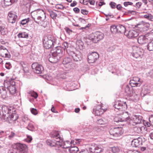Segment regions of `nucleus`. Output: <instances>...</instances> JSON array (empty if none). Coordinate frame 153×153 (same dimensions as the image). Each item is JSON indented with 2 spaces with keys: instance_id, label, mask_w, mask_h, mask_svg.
Wrapping results in <instances>:
<instances>
[{
  "instance_id": "nucleus-42",
  "label": "nucleus",
  "mask_w": 153,
  "mask_h": 153,
  "mask_svg": "<svg viewBox=\"0 0 153 153\" xmlns=\"http://www.w3.org/2000/svg\"><path fill=\"white\" fill-rule=\"evenodd\" d=\"M29 94L31 97H34L35 98H36L38 96L37 94L33 91L29 92Z\"/></svg>"
},
{
  "instance_id": "nucleus-33",
  "label": "nucleus",
  "mask_w": 153,
  "mask_h": 153,
  "mask_svg": "<svg viewBox=\"0 0 153 153\" xmlns=\"http://www.w3.org/2000/svg\"><path fill=\"white\" fill-rule=\"evenodd\" d=\"M17 0H4V3L7 6H10L17 2Z\"/></svg>"
},
{
  "instance_id": "nucleus-53",
  "label": "nucleus",
  "mask_w": 153,
  "mask_h": 153,
  "mask_svg": "<svg viewBox=\"0 0 153 153\" xmlns=\"http://www.w3.org/2000/svg\"><path fill=\"white\" fill-rule=\"evenodd\" d=\"M32 138L31 136L27 135V138L26 139V141L27 142H30L32 140Z\"/></svg>"
},
{
  "instance_id": "nucleus-60",
  "label": "nucleus",
  "mask_w": 153,
  "mask_h": 153,
  "mask_svg": "<svg viewBox=\"0 0 153 153\" xmlns=\"http://www.w3.org/2000/svg\"><path fill=\"white\" fill-rule=\"evenodd\" d=\"M133 3L132 2H125L124 3V5L126 7L128 5H133Z\"/></svg>"
},
{
  "instance_id": "nucleus-35",
  "label": "nucleus",
  "mask_w": 153,
  "mask_h": 153,
  "mask_svg": "<svg viewBox=\"0 0 153 153\" xmlns=\"http://www.w3.org/2000/svg\"><path fill=\"white\" fill-rule=\"evenodd\" d=\"M143 17L149 20L153 21V16L151 14L147 13L143 16Z\"/></svg>"
},
{
  "instance_id": "nucleus-10",
  "label": "nucleus",
  "mask_w": 153,
  "mask_h": 153,
  "mask_svg": "<svg viewBox=\"0 0 153 153\" xmlns=\"http://www.w3.org/2000/svg\"><path fill=\"white\" fill-rule=\"evenodd\" d=\"M114 107L116 109L123 111L127 108V105L126 102H117L114 105Z\"/></svg>"
},
{
  "instance_id": "nucleus-61",
  "label": "nucleus",
  "mask_w": 153,
  "mask_h": 153,
  "mask_svg": "<svg viewBox=\"0 0 153 153\" xmlns=\"http://www.w3.org/2000/svg\"><path fill=\"white\" fill-rule=\"evenodd\" d=\"M102 109H106L105 108H103V107L102 106H97V107L94 108L93 109L95 110H102Z\"/></svg>"
},
{
  "instance_id": "nucleus-4",
  "label": "nucleus",
  "mask_w": 153,
  "mask_h": 153,
  "mask_svg": "<svg viewBox=\"0 0 153 153\" xmlns=\"http://www.w3.org/2000/svg\"><path fill=\"white\" fill-rule=\"evenodd\" d=\"M153 39V33L146 34L145 35H141L138 37L137 39L138 43L143 45L146 43Z\"/></svg>"
},
{
  "instance_id": "nucleus-11",
  "label": "nucleus",
  "mask_w": 153,
  "mask_h": 153,
  "mask_svg": "<svg viewBox=\"0 0 153 153\" xmlns=\"http://www.w3.org/2000/svg\"><path fill=\"white\" fill-rule=\"evenodd\" d=\"M9 86L7 87V89L9 90L10 94L13 95L16 93V89L15 86V82L12 79L7 82Z\"/></svg>"
},
{
  "instance_id": "nucleus-52",
  "label": "nucleus",
  "mask_w": 153,
  "mask_h": 153,
  "mask_svg": "<svg viewBox=\"0 0 153 153\" xmlns=\"http://www.w3.org/2000/svg\"><path fill=\"white\" fill-rule=\"evenodd\" d=\"M150 25L148 23H145L144 25L143 28H145L146 30H148L149 27Z\"/></svg>"
},
{
  "instance_id": "nucleus-63",
  "label": "nucleus",
  "mask_w": 153,
  "mask_h": 153,
  "mask_svg": "<svg viewBox=\"0 0 153 153\" xmlns=\"http://www.w3.org/2000/svg\"><path fill=\"white\" fill-rule=\"evenodd\" d=\"M143 123L145 126H147L148 127H149L151 125V123L150 122L149 123L148 122L145 121L143 122Z\"/></svg>"
},
{
  "instance_id": "nucleus-31",
  "label": "nucleus",
  "mask_w": 153,
  "mask_h": 153,
  "mask_svg": "<svg viewBox=\"0 0 153 153\" xmlns=\"http://www.w3.org/2000/svg\"><path fill=\"white\" fill-rule=\"evenodd\" d=\"M50 135L51 137L55 138L56 139H57L59 138H60L59 134L58 131H54L51 132L50 134Z\"/></svg>"
},
{
  "instance_id": "nucleus-40",
  "label": "nucleus",
  "mask_w": 153,
  "mask_h": 153,
  "mask_svg": "<svg viewBox=\"0 0 153 153\" xmlns=\"http://www.w3.org/2000/svg\"><path fill=\"white\" fill-rule=\"evenodd\" d=\"M143 127L136 126L134 128V130L135 132L137 133H140L142 130Z\"/></svg>"
},
{
  "instance_id": "nucleus-8",
  "label": "nucleus",
  "mask_w": 153,
  "mask_h": 153,
  "mask_svg": "<svg viewBox=\"0 0 153 153\" xmlns=\"http://www.w3.org/2000/svg\"><path fill=\"white\" fill-rule=\"evenodd\" d=\"M109 132L111 135L116 137L122 135L123 131L122 128L118 127L111 128L109 130Z\"/></svg>"
},
{
  "instance_id": "nucleus-41",
  "label": "nucleus",
  "mask_w": 153,
  "mask_h": 153,
  "mask_svg": "<svg viewBox=\"0 0 153 153\" xmlns=\"http://www.w3.org/2000/svg\"><path fill=\"white\" fill-rule=\"evenodd\" d=\"M111 151L113 153H118L120 151V149L117 146H114L112 147Z\"/></svg>"
},
{
  "instance_id": "nucleus-28",
  "label": "nucleus",
  "mask_w": 153,
  "mask_h": 153,
  "mask_svg": "<svg viewBox=\"0 0 153 153\" xmlns=\"http://www.w3.org/2000/svg\"><path fill=\"white\" fill-rule=\"evenodd\" d=\"M60 59L58 57L54 56L52 54L49 59V61L52 63H56Z\"/></svg>"
},
{
  "instance_id": "nucleus-21",
  "label": "nucleus",
  "mask_w": 153,
  "mask_h": 153,
  "mask_svg": "<svg viewBox=\"0 0 153 153\" xmlns=\"http://www.w3.org/2000/svg\"><path fill=\"white\" fill-rule=\"evenodd\" d=\"M142 144V141L141 139L138 138L137 139H134L131 142V145L132 146L135 147H139Z\"/></svg>"
},
{
  "instance_id": "nucleus-47",
  "label": "nucleus",
  "mask_w": 153,
  "mask_h": 153,
  "mask_svg": "<svg viewBox=\"0 0 153 153\" xmlns=\"http://www.w3.org/2000/svg\"><path fill=\"white\" fill-rule=\"evenodd\" d=\"M89 128H91V130L94 131H97L99 129L98 126H95L94 125L91 126Z\"/></svg>"
},
{
  "instance_id": "nucleus-22",
  "label": "nucleus",
  "mask_w": 153,
  "mask_h": 153,
  "mask_svg": "<svg viewBox=\"0 0 153 153\" xmlns=\"http://www.w3.org/2000/svg\"><path fill=\"white\" fill-rule=\"evenodd\" d=\"M72 62V60L70 58L67 57L64 59L62 62L63 64L64 65L69 64L68 66H69V68L71 69V68L73 65Z\"/></svg>"
},
{
  "instance_id": "nucleus-37",
  "label": "nucleus",
  "mask_w": 153,
  "mask_h": 153,
  "mask_svg": "<svg viewBox=\"0 0 153 153\" xmlns=\"http://www.w3.org/2000/svg\"><path fill=\"white\" fill-rule=\"evenodd\" d=\"M22 120L24 122V124L25 125L28 124L30 122V119L27 117H23L22 118Z\"/></svg>"
},
{
  "instance_id": "nucleus-13",
  "label": "nucleus",
  "mask_w": 153,
  "mask_h": 153,
  "mask_svg": "<svg viewBox=\"0 0 153 153\" xmlns=\"http://www.w3.org/2000/svg\"><path fill=\"white\" fill-rule=\"evenodd\" d=\"M99 54L96 52H92L88 56V62L90 63L95 62L99 58Z\"/></svg>"
},
{
  "instance_id": "nucleus-43",
  "label": "nucleus",
  "mask_w": 153,
  "mask_h": 153,
  "mask_svg": "<svg viewBox=\"0 0 153 153\" xmlns=\"http://www.w3.org/2000/svg\"><path fill=\"white\" fill-rule=\"evenodd\" d=\"M64 145L63 146V147L65 148H68L69 147H71V145L70 144V142L68 141H67L65 143H64Z\"/></svg>"
},
{
  "instance_id": "nucleus-55",
  "label": "nucleus",
  "mask_w": 153,
  "mask_h": 153,
  "mask_svg": "<svg viewBox=\"0 0 153 153\" xmlns=\"http://www.w3.org/2000/svg\"><path fill=\"white\" fill-rule=\"evenodd\" d=\"M142 5V3L141 2H138L136 3L134 6L136 7L137 8H139Z\"/></svg>"
},
{
  "instance_id": "nucleus-6",
  "label": "nucleus",
  "mask_w": 153,
  "mask_h": 153,
  "mask_svg": "<svg viewBox=\"0 0 153 153\" xmlns=\"http://www.w3.org/2000/svg\"><path fill=\"white\" fill-rule=\"evenodd\" d=\"M103 34L100 32H97L90 35L89 39L95 43L102 39L104 37Z\"/></svg>"
},
{
  "instance_id": "nucleus-24",
  "label": "nucleus",
  "mask_w": 153,
  "mask_h": 153,
  "mask_svg": "<svg viewBox=\"0 0 153 153\" xmlns=\"http://www.w3.org/2000/svg\"><path fill=\"white\" fill-rule=\"evenodd\" d=\"M76 47L80 50H82L84 48V43L82 41L78 40L76 42Z\"/></svg>"
},
{
  "instance_id": "nucleus-17",
  "label": "nucleus",
  "mask_w": 153,
  "mask_h": 153,
  "mask_svg": "<svg viewBox=\"0 0 153 153\" xmlns=\"http://www.w3.org/2000/svg\"><path fill=\"white\" fill-rule=\"evenodd\" d=\"M8 19L9 22L13 24L16 22L17 18V16L15 13L12 12L9 13Z\"/></svg>"
},
{
  "instance_id": "nucleus-5",
  "label": "nucleus",
  "mask_w": 153,
  "mask_h": 153,
  "mask_svg": "<svg viewBox=\"0 0 153 153\" xmlns=\"http://www.w3.org/2000/svg\"><path fill=\"white\" fill-rule=\"evenodd\" d=\"M56 39L52 36H48L47 40L44 44V47L46 49L53 48L56 45Z\"/></svg>"
},
{
  "instance_id": "nucleus-36",
  "label": "nucleus",
  "mask_w": 153,
  "mask_h": 153,
  "mask_svg": "<svg viewBox=\"0 0 153 153\" xmlns=\"http://www.w3.org/2000/svg\"><path fill=\"white\" fill-rule=\"evenodd\" d=\"M111 31L113 33H116L117 32L118 33L117 26H116L115 25L111 26Z\"/></svg>"
},
{
  "instance_id": "nucleus-7",
  "label": "nucleus",
  "mask_w": 153,
  "mask_h": 153,
  "mask_svg": "<svg viewBox=\"0 0 153 153\" xmlns=\"http://www.w3.org/2000/svg\"><path fill=\"white\" fill-rule=\"evenodd\" d=\"M12 147L13 149L17 150V152H20V153H25L27 149L26 145L20 143H14L12 145Z\"/></svg>"
},
{
  "instance_id": "nucleus-44",
  "label": "nucleus",
  "mask_w": 153,
  "mask_h": 153,
  "mask_svg": "<svg viewBox=\"0 0 153 153\" xmlns=\"http://www.w3.org/2000/svg\"><path fill=\"white\" fill-rule=\"evenodd\" d=\"M28 125V126L27 127V128L31 131H33L34 129V127L33 124L30 122Z\"/></svg>"
},
{
  "instance_id": "nucleus-16",
  "label": "nucleus",
  "mask_w": 153,
  "mask_h": 153,
  "mask_svg": "<svg viewBox=\"0 0 153 153\" xmlns=\"http://www.w3.org/2000/svg\"><path fill=\"white\" fill-rule=\"evenodd\" d=\"M134 48L135 49L136 48V49L135 51H134L131 53L132 56L136 59L141 58V56L143 54V53L142 51V50L136 47H134Z\"/></svg>"
},
{
  "instance_id": "nucleus-50",
  "label": "nucleus",
  "mask_w": 153,
  "mask_h": 153,
  "mask_svg": "<svg viewBox=\"0 0 153 153\" xmlns=\"http://www.w3.org/2000/svg\"><path fill=\"white\" fill-rule=\"evenodd\" d=\"M18 36L19 38H26L28 37L27 34L22 33H19Z\"/></svg>"
},
{
  "instance_id": "nucleus-29",
  "label": "nucleus",
  "mask_w": 153,
  "mask_h": 153,
  "mask_svg": "<svg viewBox=\"0 0 153 153\" xmlns=\"http://www.w3.org/2000/svg\"><path fill=\"white\" fill-rule=\"evenodd\" d=\"M107 109L95 110L93 109V112L96 115L100 116Z\"/></svg>"
},
{
  "instance_id": "nucleus-32",
  "label": "nucleus",
  "mask_w": 153,
  "mask_h": 153,
  "mask_svg": "<svg viewBox=\"0 0 153 153\" xmlns=\"http://www.w3.org/2000/svg\"><path fill=\"white\" fill-rule=\"evenodd\" d=\"M108 122V120L104 118L98 120L97 121V123L100 125H104L107 123Z\"/></svg>"
},
{
  "instance_id": "nucleus-23",
  "label": "nucleus",
  "mask_w": 153,
  "mask_h": 153,
  "mask_svg": "<svg viewBox=\"0 0 153 153\" xmlns=\"http://www.w3.org/2000/svg\"><path fill=\"white\" fill-rule=\"evenodd\" d=\"M39 10L40 9H38L36 10H35L34 11H33L31 13V16L33 20H34V21L36 23L38 24H40V22H39L36 21L35 19V17H37L38 16L39 14Z\"/></svg>"
},
{
  "instance_id": "nucleus-39",
  "label": "nucleus",
  "mask_w": 153,
  "mask_h": 153,
  "mask_svg": "<svg viewBox=\"0 0 153 153\" xmlns=\"http://www.w3.org/2000/svg\"><path fill=\"white\" fill-rule=\"evenodd\" d=\"M48 11L50 13V15L51 18L53 19H56L57 16V14L51 10H48Z\"/></svg>"
},
{
  "instance_id": "nucleus-34",
  "label": "nucleus",
  "mask_w": 153,
  "mask_h": 153,
  "mask_svg": "<svg viewBox=\"0 0 153 153\" xmlns=\"http://www.w3.org/2000/svg\"><path fill=\"white\" fill-rule=\"evenodd\" d=\"M69 151L71 153H76L79 151V149L76 146H71Z\"/></svg>"
},
{
  "instance_id": "nucleus-9",
  "label": "nucleus",
  "mask_w": 153,
  "mask_h": 153,
  "mask_svg": "<svg viewBox=\"0 0 153 153\" xmlns=\"http://www.w3.org/2000/svg\"><path fill=\"white\" fill-rule=\"evenodd\" d=\"M143 80L137 77H133L130 81L129 83L131 87H139L142 84Z\"/></svg>"
},
{
  "instance_id": "nucleus-19",
  "label": "nucleus",
  "mask_w": 153,
  "mask_h": 153,
  "mask_svg": "<svg viewBox=\"0 0 153 153\" xmlns=\"http://www.w3.org/2000/svg\"><path fill=\"white\" fill-rule=\"evenodd\" d=\"M123 114L122 116H121V119L117 120H116V118H115L114 119L115 121H116V122H118L119 121H126L129 120V116L127 112H123Z\"/></svg>"
},
{
  "instance_id": "nucleus-56",
  "label": "nucleus",
  "mask_w": 153,
  "mask_h": 153,
  "mask_svg": "<svg viewBox=\"0 0 153 153\" xmlns=\"http://www.w3.org/2000/svg\"><path fill=\"white\" fill-rule=\"evenodd\" d=\"M55 145H57L59 146H62V142L60 141V140L59 141H56L55 142Z\"/></svg>"
},
{
  "instance_id": "nucleus-25",
  "label": "nucleus",
  "mask_w": 153,
  "mask_h": 153,
  "mask_svg": "<svg viewBox=\"0 0 153 153\" xmlns=\"http://www.w3.org/2000/svg\"><path fill=\"white\" fill-rule=\"evenodd\" d=\"M0 32L1 34L2 35H4L6 34L7 29L5 28V25L4 24H3L0 25Z\"/></svg>"
},
{
  "instance_id": "nucleus-51",
  "label": "nucleus",
  "mask_w": 153,
  "mask_h": 153,
  "mask_svg": "<svg viewBox=\"0 0 153 153\" xmlns=\"http://www.w3.org/2000/svg\"><path fill=\"white\" fill-rule=\"evenodd\" d=\"M57 7L59 9L63 10L65 8V7L60 4H57L56 5Z\"/></svg>"
},
{
  "instance_id": "nucleus-57",
  "label": "nucleus",
  "mask_w": 153,
  "mask_h": 153,
  "mask_svg": "<svg viewBox=\"0 0 153 153\" xmlns=\"http://www.w3.org/2000/svg\"><path fill=\"white\" fill-rule=\"evenodd\" d=\"M81 12L84 15H87L88 12V10L84 9H82L81 10Z\"/></svg>"
},
{
  "instance_id": "nucleus-27",
  "label": "nucleus",
  "mask_w": 153,
  "mask_h": 153,
  "mask_svg": "<svg viewBox=\"0 0 153 153\" xmlns=\"http://www.w3.org/2000/svg\"><path fill=\"white\" fill-rule=\"evenodd\" d=\"M39 14L38 16H39V18H41L40 21H43L45 19L46 17L45 13L40 9L39 10Z\"/></svg>"
},
{
  "instance_id": "nucleus-30",
  "label": "nucleus",
  "mask_w": 153,
  "mask_h": 153,
  "mask_svg": "<svg viewBox=\"0 0 153 153\" xmlns=\"http://www.w3.org/2000/svg\"><path fill=\"white\" fill-rule=\"evenodd\" d=\"M132 88L130 87L128 85H127L125 88V92L130 96L131 97L132 96Z\"/></svg>"
},
{
  "instance_id": "nucleus-26",
  "label": "nucleus",
  "mask_w": 153,
  "mask_h": 153,
  "mask_svg": "<svg viewBox=\"0 0 153 153\" xmlns=\"http://www.w3.org/2000/svg\"><path fill=\"white\" fill-rule=\"evenodd\" d=\"M117 29L118 33H123L126 32V28L124 26L121 25H119L117 26Z\"/></svg>"
},
{
  "instance_id": "nucleus-18",
  "label": "nucleus",
  "mask_w": 153,
  "mask_h": 153,
  "mask_svg": "<svg viewBox=\"0 0 153 153\" xmlns=\"http://www.w3.org/2000/svg\"><path fill=\"white\" fill-rule=\"evenodd\" d=\"M142 117L140 116L135 115L133 116L132 122V125L140 124L141 123Z\"/></svg>"
},
{
  "instance_id": "nucleus-54",
  "label": "nucleus",
  "mask_w": 153,
  "mask_h": 153,
  "mask_svg": "<svg viewBox=\"0 0 153 153\" xmlns=\"http://www.w3.org/2000/svg\"><path fill=\"white\" fill-rule=\"evenodd\" d=\"M5 67L7 69H10L12 67L11 64L10 62H7L5 65Z\"/></svg>"
},
{
  "instance_id": "nucleus-48",
  "label": "nucleus",
  "mask_w": 153,
  "mask_h": 153,
  "mask_svg": "<svg viewBox=\"0 0 153 153\" xmlns=\"http://www.w3.org/2000/svg\"><path fill=\"white\" fill-rule=\"evenodd\" d=\"M68 44L67 42H64L63 43L62 45V47L64 49H66V50L68 49H70L68 48Z\"/></svg>"
},
{
  "instance_id": "nucleus-14",
  "label": "nucleus",
  "mask_w": 153,
  "mask_h": 153,
  "mask_svg": "<svg viewBox=\"0 0 153 153\" xmlns=\"http://www.w3.org/2000/svg\"><path fill=\"white\" fill-rule=\"evenodd\" d=\"M0 55L2 57L9 58L11 55L8 50L4 46L0 45Z\"/></svg>"
},
{
  "instance_id": "nucleus-45",
  "label": "nucleus",
  "mask_w": 153,
  "mask_h": 153,
  "mask_svg": "<svg viewBox=\"0 0 153 153\" xmlns=\"http://www.w3.org/2000/svg\"><path fill=\"white\" fill-rule=\"evenodd\" d=\"M1 96L3 99H5L7 97V92L6 90H3L1 92Z\"/></svg>"
},
{
  "instance_id": "nucleus-64",
  "label": "nucleus",
  "mask_w": 153,
  "mask_h": 153,
  "mask_svg": "<svg viewBox=\"0 0 153 153\" xmlns=\"http://www.w3.org/2000/svg\"><path fill=\"white\" fill-rule=\"evenodd\" d=\"M15 134L14 133L11 132L9 136V137L10 139H11L13 138L15 135Z\"/></svg>"
},
{
  "instance_id": "nucleus-62",
  "label": "nucleus",
  "mask_w": 153,
  "mask_h": 153,
  "mask_svg": "<svg viewBox=\"0 0 153 153\" xmlns=\"http://www.w3.org/2000/svg\"><path fill=\"white\" fill-rule=\"evenodd\" d=\"M116 3L113 2H111L110 3V5L111 7L112 8H114L116 7Z\"/></svg>"
},
{
  "instance_id": "nucleus-46",
  "label": "nucleus",
  "mask_w": 153,
  "mask_h": 153,
  "mask_svg": "<svg viewBox=\"0 0 153 153\" xmlns=\"http://www.w3.org/2000/svg\"><path fill=\"white\" fill-rule=\"evenodd\" d=\"M29 20L30 19L29 18L23 19L21 21L20 24L23 25H24L28 22L29 21Z\"/></svg>"
},
{
  "instance_id": "nucleus-20",
  "label": "nucleus",
  "mask_w": 153,
  "mask_h": 153,
  "mask_svg": "<svg viewBox=\"0 0 153 153\" xmlns=\"http://www.w3.org/2000/svg\"><path fill=\"white\" fill-rule=\"evenodd\" d=\"M55 48H56L55 51L52 52V54L53 56L58 57V58L60 59L62 55L61 48L60 47L56 46H55Z\"/></svg>"
},
{
  "instance_id": "nucleus-15",
  "label": "nucleus",
  "mask_w": 153,
  "mask_h": 153,
  "mask_svg": "<svg viewBox=\"0 0 153 153\" xmlns=\"http://www.w3.org/2000/svg\"><path fill=\"white\" fill-rule=\"evenodd\" d=\"M139 35L138 31L137 30H131L128 32L125 33V35L129 39H133L137 37Z\"/></svg>"
},
{
  "instance_id": "nucleus-1",
  "label": "nucleus",
  "mask_w": 153,
  "mask_h": 153,
  "mask_svg": "<svg viewBox=\"0 0 153 153\" xmlns=\"http://www.w3.org/2000/svg\"><path fill=\"white\" fill-rule=\"evenodd\" d=\"M1 108L3 113V118L4 120L8 121H14L18 119V115L13 113V109L12 110L5 105H3Z\"/></svg>"
},
{
  "instance_id": "nucleus-3",
  "label": "nucleus",
  "mask_w": 153,
  "mask_h": 153,
  "mask_svg": "<svg viewBox=\"0 0 153 153\" xmlns=\"http://www.w3.org/2000/svg\"><path fill=\"white\" fill-rule=\"evenodd\" d=\"M68 54L71 56L73 60L75 61H81L82 59V54L79 51L76 50L75 51H73L71 49L67 50Z\"/></svg>"
},
{
  "instance_id": "nucleus-49",
  "label": "nucleus",
  "mask_w": 153,
  "mask_h": 153,
  "mask_svg": "<svg viewBox=\"0 0 153 153\" xmlns=\"http://www.w3.org/2000/svg\"><path fill=\"white\" fill-rule=\"evenodd\" d=\"M47 144L51 146H55V142H53L52 141L50 140H48L46 141Z\"/></svg>"
},
{
  "instance_id": "nucleus-2",
  "label": "nucleus",
  "mask_w": 153,
  "mask_h": 153,
  "mask_svg": "<svg viewBox=\"0 0 153 153\" xmlns=\"http://www.w3.org/2000/svg\"><path fill=\"white\" fill-rule=\"evenodd\" d=\"M86 149L87 151L91 153H99L103 151V146L101 145L92 143L86 145Z\"/></svg>"
},
{
  "instance_id": "nucleus-12",
  "label": "nucleus",
  "mask_w": 153,
  "mask_h": 153,
  "mask_svg": "<svg viewBox=\"0 0 153 153\" xmlns=\"http://www.w3.org/2000/svg\"><path fill=\"white\" fill-rule=\"evenodd\" d=\"M32 68L33 71L35 73L38 74H41L44 70L42 66L36 62L32 64Z\"/></svg>"
},
{
  "instance_id": "nucleus-59",
  "label": "nucleus",
  "mask_w": 153,
  "mask_h": 153,
  "mask_svg": "<svg viewBox=\"0 0 153 153\" xmlns=\"http://www.w3.org/2000/svg\"><path fill=\"white\" fill-rule=\"evenodd\" d=\"M31 111L32 114L35 115L37 114V112L36 109L33 108L31 109Z\"/></svg>"
},
{
  "instance_id": "nucleus-58",
  "label": "nucleus",
  "mask_w": 153,
  "mask_h": 153,
  "mask_svg": "<svg viewBox=\"0 0 153 153\" xmlns=\"http://www.w3.org/2000/svg\"><path fill=\"white\" fill-rule=\"evenodd\" d=\"M149 121L151 123V126L153 127V115H151L149 117Z\"/></svg>"
},
{
  "instance_id": "nucleus-38",
  "label": "nucleus",
  "mask_w": 153,
  "mask_h": 153,
  "mask_svg": "<svg viewBox=\"0 0 153 153\" xmlns=\"http://www.w3.org/2000/svg\"><path fill=\"white\" fill-rule=\"evenodd\" d=\"M147 49L149 51H153V40L149 43L147 46Z\"/></svg>"
}]
</instances>
